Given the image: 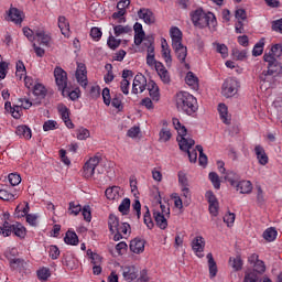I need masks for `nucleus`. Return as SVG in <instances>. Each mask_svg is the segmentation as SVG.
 I'll use <instances>...</instances> for the list:
<instances>
[{"instance_id": "f257e3e1", "label": "nucleus", "mask_w": 282, "mask_h": 282, "mask_svg": "<svg viewBox=\"0 0 282 282\" xmlns=\"http://www.w3.org/2000/svg\"><path fill=\"white\" fill-rule=\"evenodd\" d=\"M174 129L177 131L180 138H177L178 147L181 151H185L188 154L189 162H197V150H191V148L195 147V140L191 138H186V127L182 126L180 119H172Z\"/></svg>"}, {"instance_id": "f03ea898", "label": "nucleus", "mask_w": 282, "mask_h": 282, "mask_svg": "<svg viewBox=\"0 0 282 282\" xmlns=\"http://www.w3.org/2000/svg\"><path fill=\"white\" fill-rule=\"evenodd\" d=\"M264 63H267V70H263L259 78L262 83H273L274 78H279L282 76V62L272 59V57L267 56L263 58Z\"/></svg>"}, {"instance_id": "7ed1b4c3", "label": "nucleus", "mask_w": 282, "mask_h": 282, "mask_svg": "<svg viewBox=\"0 0 282 282\" xmlns=\"http://www.w3.org/2000/svg\"><path fill=\"white\" fill-rule=\"evenodd\" d=\"M176 107L187 116H193L197 111V99L189 93L180 91L176 94Z\"/></svg>"}, {"instance_id": "20e7f679", "label": "nucleus", "mask_w": 282, "mask_h": 282, "mask_svg": "<svg viewBox=\"0 0 282 282\" xmlns=\"http://www.w3.org/2000/svg\"><path fill=\"white\" fill-rule=\"evenodd\" d=\"M192 21L196 28H215L217 25V20L215 14L206 13L202 9H197L192 13Z\"/></svg>"}, {"instance_id": "39448f33", "label": "nucleus", "mask_w": 282, "mask_h": 282, "mask_svg": "<svg viewBox=\"0 0 282 282\" xmlns=\"http://www.w3.org/2000/svg\"><path fill=\"white\" fill-rule=\"evenodd\" d=\"M122 94H117L111 100V91L109 90V88H104L102 90V99L107 107H109V105H112L115 109L122 111Z\"/></svg>"}, {"instance_id": "423d86ee", "label": "nucleus", "mask_w": 282, "mask_h": 282, "mask_svg": "<svg viewBox=\"0 0 282 282\" xmlns=\"http://www.w3.org/2000/svg\"><path fill=\"white\" fill-rule=\"evenodd\" d=\"M100 164V156L95 155L90 158L83 166V177L91 180L96 173V167Z\"/></svg>"}, {"instance_id": "0eeeda50", "label": "nucleus", "mask_w": 282, "mask_h": 282, "mask_svg": "<svg viewBox=\"0 0 282 282\" xmlns=\"http://www.w3.org/2000/svg\"><path fill=\"white\" fill-rule=\"evenodd\" d=\"M237 91H239V80L236 78H227L223 84V96L225 98H232V96H236Z\"/></svg>"}, {"instance_id": "6e6552de", "label": "nucleus", "mask_w": 282, "mask_h": 282, "mask_svg": "<svg viewBox=\"0 0 282 282\" xmlns=\"http://www.w3.org/2000/svg\"><path fill=\"white\" fill-rule=\"evenodd\" d=\"M147 77L144 75L139 74L134 76L132 84V94H142L144 89L148 87Z\"/></svg>"}, {"instance_id": "1a4fd4ad", "label": "nucleus", "mask_w": 282, "mask_h": 282, "mask_svg": "<svg viewBox=\"0 0 282 282\" xmlns=\"http://www.w3.org/2000/svg\"><path fill=\"white\" fill-rule=\"evenodd\" d=\"M248 262L253 265V270L251 272H256V274H263V272H265V262H263V260H259V254H251L248 258Z\"/></svg>"}, {"instance_id": "9d476101", "label": "nucleus", "mask_w": 282, "mask_h": 282, "mask_svg": "<svg viewBox=\"0 0 282 282\" xmlns=\"http://www.w3.org/2000/svg\"><path fill=\"white\" fill-rule=\"evenodd\" d=\"M54 77L58 89L64 90L67 87V73L57 66L54 69Z\"/></svg>"}, {"instance_id": "9b49d317", "label": "nucleus", "mask_w": 282, "mask_h": 282, "mask_svg": "<svg viewBox=\"0 0 282 282\" xmlns=\"http://www.w3.org/2000/svg\"><path fill=\"white\" fill-rule=\"evenodd\" d=\"M19 256V250L17 248H11L6 251V257L10 261V265L13 269L19 268V265H22L23 260L17 258Z\"/></svg>"}, {"instance_id": "f8f14e48", "label": "nucleus", "mask_w": 282, "mask_h": 282, "mask_svg": "<svg viewBox=\"0 0 282 282\" xmlns=\"http://www.w3.org/2000/svg\"><path fill=\"white\" fill-rule=\"evenodd\" d=\"M76 79L84 89L87 87V67L83 63L77 64Z\"/></svg>"}, {"instance_id": "ddd939ff", "label": "nucleus", "mask_w": 282, "mask_h": 282, "mask_svg": "<svg viewBox=\"0 0 282 282\" xmlns=\"http://www.w3.org/2000/svg\"><path fill=\"white\" fill-rule=\"evenodd\" d=\"M139 19H142L147 25H153L155 23V14L151 9L142 8L138 11Z\"/></svg>"}, {"instance_id": "4468645a", "label": "nucleus", "mask_w": 282, "mask_h": 282, "mask_svg": "<svg viewBox=\"0 0 282 282\" xmlns=\"http://www.w3.org/2000/svg\"><path fill=\"white\" fill-rule=\"evenodd\" d=\"M57 109H58V113H59L62 120L65 122L66 127L68 129H74V122H72V119H69V108L63 104H59Z\"/></svg>"}, {"instance_id": "2eb2a0df", "label": "nucleus", "mask_w": 282, "mask_h": 282, "mask_svg": "<svg viewBox=\"0 0 282 282\" xmlns=\"http://www.w3.org/2000/svg\"><path fill=\"white\" fill-rule=\"evenodd\" d=\"M204 248H206L204 237L197 236L192 240V250L197 253V257H204V254H202V252H204Z\"/></svg>"}, {"instance_id": "dca6fc26", "label": "nucleus", "mask_w": 282, "mask_h": 282, "mask_svg": "<svg viewBox=\"0 0 282 282\" xmlns=\"http://www.w3.org/2000/svg\"><path fill=\"white\" fill-rule=\"evenodd\" d=\"M267 56H269L273 61L282 62V44L272 45L270 51L268 53H264L263 58H267Z\"/></svg>"}, {"instance_id": "f3484780", "label": "nucleus", "mask_w": 282, "mask_h": 282, "mask_svg": "<svg viewBox=\"0 0 282 282\" xmlns=\"http://www.w3.org/2000/svg\"><path fill=\"white\" fill-rule=\"evenodd\" d=\"M153 219L161 230H166V228H169V220H166V216L160 213V210H153Z\"/></svg>"}, {"instance_id": "a211bd4d", "label": "nucleus", "mask_w": 282, "mask_h": 282, "mask_svg": "<svg viewBox=\"0 0 282 282\" xmlns=\"http://www.w3.org/2000/svg\"><path fill=\"white\" fill-rule=\"evenodd\" d=\"M172 47H173L180 63H185L186 56L188 54L186 46H184V44L180 43V44H172Z\"/></svg>"}, {"instance_id": "6ab92c4d", "label": "nucleus", "mask_w": 282, "mask_h": 282, "mask_svg": "<svg viewBox=\"0 0 282 282\" xmlns=\"http://www.w3.org/2000/svg\"><path fill=\"white\" fill-rule=\"evenodd\" d=\"M155 72L160 76L162 83H164L165 85H169V83H171V75L169 74V70L166 69L164 64L162 63L156 64Z\"/></svg>"}, {"instance_id": "aec40b11", "label": "nucleus", "mask_w": 282, "mask_h": 282, "mask_svg": "<svg viewBox=\"0 0 282 282\" xmlns=\"http://www.w3.org/2000/svg\"><path fill=\"white\" fill-rule=\"evenodd\" d=\"M161 47L162 57L164 58L166 65H171V63H173V57H171V48L169 47V42H166V39L161 40Z\"/></svg>"}, {"instance_id": "412c9836", "label": "nucleus", "mask_w": 282, "mask_h": 282, "mask_svg": "<svg viewBox=\"0 0 282 282\" xmlns=\"http://www.w3.org/2000/svg\"><path fill=\"white\" fill-rule=\"evenodd\" d=\"M9 19L17 25H21L23 23V12L17 8H11L9 10Z\"/></svg>"}, {"instance_id": "4be33fe9", "label": "nucleus", "mask_w": 282, "mask_h": 282, "mask_svg": "<svg viewBox=\"0 0 282 282\" xmlns=\"http://www.w3.org/2000/svg\"><path fill=\"white\" fill-rule=\"evenodd\" d=\"M122 274L126 281H135L138 279V269L134 265L124 267Z\"/></svg>"}, {"instance_id": "5701e85b", "label": "nucleus", "mask_w": 282, "mask_h": 282, "mask_svg": "<svg viewBox=\"0 0 282 282\" xmlns=\"http://www.w3.org/2000/svg\"><path fill=\"white\" fill-rule=\"evenodd\" d=\"M234 187L242 195L252 193V183L250 181H238L237 185Z\"/></svg>"}, {"instance_id": "b1692460", "label": "nucleus", "mask_w": 282, "mask_h": 282, "mask_svg": "<svg viewBox=\"0 0 282 282\" xmlns=\"http://www.w3.org/2000/svg\"><path fill=\"white\" fill-rule=\"evenodd\" d=\"M148 91L152 100H154L155 102L160 100V87L158 86V84H155V82L150 80L148 83Z\"/></svg>"}, {"instance_id": "393cba45", "label": "nucleus", "mask_w": 282, "mask_h": 282, "mask_svg": "<svg viewBox=\"0 0 282 282\" xmlns=\"http://www.w3.org/2000/svg\"><path fill=\"white\" fill-rule=\"evenodd\" d=\"M185 83L186 85H188V87H191L195 91L199 89V79L197 78V76H195L193 72H188L186 74Z\"/></svg>"}, {"instance_id": "a878e982", "label": "nucleus", "mask_w": 282, "mask_h": 282, "mask_svg": "<svg viewBox=\"0 0 282 282\" xmlns=\"http://www.w3.org/2000/svg\"><path fill=\"white\" fill-rule=\"evenodd\" d=\"M254 153L257 155L259 164H261V166H265V164H268L269 162L268 154H265V150L261 145H257L254 148Z\"/></svg>"}, {"instance_id": "bb28decb", "label": "nucleus", "mask_w": 282, "mask_h": 282, "mask_svg": "<svg viewBox=\"0 0 282 282\" xmlns=\"http://www.w3.org/2000/svg\"><path fill=\"white\" fill-rule=\"evenodd\" d=\"M58 28L63 34V36L69 37L70 31H69V22L67 19L63 15L58 18Z\"/></svg>"}, {"instance_id": "cd10ccee", "label": "nucleus", "mask_w": 282, "mask_h": 282, "mask_svg": "<svg viewBox=\"0 0 282 282\" xmlns=\"http://www.w3.org/2000/svg\"><path fill=\"white\" fill-rule=\"evenodd\" d=\"M218 113L224 124H230V116L228 115V106L225 104L218 105Z\"/></svg>"}, {"instance_id": "c85d7f7f", "label": "nucleus", "mask_w": 282, "mask_h": 282, "mask_svg": "<svg viewBox=\"0 0 282 282\" xmlns=\"http://www.w3.org/2000/svg\"><path fill=\"white\" fill-rule=\"evenodd\" d=\"M33 94L36 96L35 100H40L41 102V100L47 96V89H45V86L42 84H35L33 87Z\"/></svg>"}, {"instance_id": "c756f323", "label": "nucleus", "mask_w": 282, "mask_h": 282, "mask_svg": "<svg viewBox=\"0 0 282 282\" xmlns=\"http://www.w3.org/2000/svg\"><path fill=\"white\" fill-rule=\"evenodd\" d=\"M130 250L134 252V254H140L144 252V241L140 239H134L130 242Z\"/></svg>"}, {"instance_id": "7c9ffc66", "label": "nucleus", "mask_w": 282, "mask_h": 282, "mask_svg": "<svg viewBox=\"0 0 282 282\" xmlns=\"http://www.w3.org/2000/svg\"><path fill=\"white\" fill-rule=\"evenodd\" d=\"M120 226V219L116 217V215L110 214L108 218V227L112 235H116L118 228Z\"/></svg>"}, {"instance_id": "2f4dec72", "label": "nucleus", "mask_w": 282, "mask_h": 282, "mask_svg": "<svg viewBox=\"0 0 282 282\" xmlns=\"http://www.w3.org/2000/svg\"><path fill=\"white\" fill-rule=\"evenodd\" d=\"M17 135L24 138L25 140L32 139V130L28 126H19L15 130Z\"/></svg>"}, {"instance_id": "473e14b6", "label": "nucleus", "mask_w": 282, "mask_h": 282, "mask_svg": "<svg viewBox=\"0 0 282 282\" xmlns=\"http://www.w3.org/2000/svg\"><path fill=\"white\" fill-rule=\"evenodd\" d=\"M105 193H106L107 199H110V200L120 199V187L119 186L108 187Z\"/></svg>"}, {"instance_id": "72a5a7b5", "label": "nucleus", "mask_w": 282, "mask_h": 282, "mask_svg": "<svg viewBox=\"0 0 282 282\" xmlns=\"http://www.w3.org/2000/svg\"><path fill=\"white\" fill-rule=\"evenodd\" d=\"M170 34L172 39V45L182 43V31H180L177 26L172 28Z\"/></svg>"}, {"instance_id": "f704fd0d", "label": "nucleus", "mask_w": 282, "mask_h": 282, "mask_svg": "<svg viewBox=\"0 0 282 282\" xmlns=\"http://www.w3.org/2000/svg\"><path fill=\"white\" fill-rule=\"evenodd\" d=\"M243 282H263V279L254 271H247L245 273Z\"/></svg>"}, {"instance_id": "c9c22d12", "label": "nucleus", "mask_w": 282, "mask_h": 282, "mask_svg": "<svg viewBox=\"0 0 282 282\" xmlns=\"http://www.w3.org/2000/svg\"><path fill=\"white\" fill-rule=\"evenodd\" d=\"M208 268H209V276H217V262H215V258H213V253L207 254Z\"/></svg>"}, {"instance_id": "e433bc0d", "label": "nucleus", "mask_w": 282, "mask_h": 282, "mask_svg": "<svg viewBox=\"0 0 282 282\" xmlns=\"http://www.w3.org/2000/svg\"><path fill=\"white\" fill-rule=\"evenodd\" d=\"M35 39L41 43V45H48L51 37L43 30L35 31Z\"/></svg>"}, {"instance_id": "4c0bfd02", "label": "nucleus", "mask_w": 282, "mask_h": 282, "mask_svg": "<svg viewBox=\"0 0 282 282\" xmlns=\"http://www.w3.org/2000/svg\"><path fill=\"white\" fill-rule=\"evenodd\" d=\"M64 241L68 246H78V235L74 231H67Z\"/></svg>"}, {"instance_id": "58836bf2", "label": "nucleus", "mask_w": 282, "mask_h": 282, "mask_svg": "<svg viewBox=\"0 0 282 282\" xmlns=\"http://www.w3.org/2000/svg\"><path fill=\"white\" fill-rule=\"evenodd\" d=\"M18 104H20L22 109H30V107H39V105H41V99H33L32 101L30 99H19Z\"/></svg>"}, {"instance_id": "ea45409f", "label": "nucleus", "mask_w": 282, "mask_h": 282, "mask_svg": "<svg viewBox=\"0 0 282 282\" xmlns=\"http://www.w3.org/2000/svg\"><path fill=\"white\" fill-rule=\"evenodd\" d=\"M113 32L116 36H122V34H129L131 32V26L129 25H113Z\"/></svg>"}, {"instance_id": "a19ab883", "label": "nucleus", "mask_w": 282, "mask_h": 282, "mask_svg": "<svg viewBox=\"0 0 282 282\" xmlns=\"http://www.w3.org/2000/svg\"><path fill=\"white\" fill-rule=\"evenodd\" d=\"M0 199L3 202H14L17 194L8 192V189H0Z\"/></svg>"}, {"instance_id": "79ce46f5", "label": "nucleus", "mask_w": 282, "mask_h": 282, "mask_svg": "<svg viewBox=\"0 0 282 282\" xmlns=\"http://www.w3.org/2000/svg\"><path fill=\"white\" fill-rule=\"evenodd\" d=\"M225 180L229 182L231 186H236L239 183V174L235 172H227Z\"/></svg>"}, {"instance_id": "37998d69", "label": "nucleus", "mask_w": 282, "mask_h": 282, "mask_svg": "<svg viewBox=\"0 0 282 282\" xmlns=\"http://www.w3.org/2000/svg\"><path fill=\"white\" fill-rule=\"evenodd\" d=\"M229 265H231V268L237 272L243 268V261L241 260V257L230 258Z\"/></svg>"}, {"instance_id": "c03bdc74", "label": "nucleus", "mask_w": 282, "mask_h": 282, "mask_svg": "<svg viewBox=\"0 0 282 282\" xmlns=\"http://www.w3.org/2000/svg\"><path fill=\"white\" fill-rule=\"evenodd\" d=\"M129 208H131V199L124 198L121 204L119 205V213L122 215H128L129 214Z\"/></svg>"}, {"instance_id": "a18cd8bd", "label": "nucleus", "mask_w": 282, "mask_h": 282, "mask_svg": "<svg viewBox=\"0 0 282 282\" xmlns=\"http://www.w3.org/2000/svg\"><path fill=\"white\" fill-rule=\"evenodd\" d=\"M12 228L15 237H20V238L25 237V227H23V225L15 223L12 225Z\"/></svg>"}, {"instance_id": "49530a36", "label": "nucleus", "mask_w": 282, "mask_h": 282, "mask_svg": "<svg viewBox=\"0 0 282 282\" xmlns=\"http://www.w3.org/2000/svg\"><path fill=\"white\" fill-rule=\"evenodd\" d=\"M144 208H145V214L143 216V221L145 226L151 230L155 225L153 224V219L151 218V212L149 210V207L145 206Z\"/></svg>"}, {"instance_id": "de8ad7c7", "label": "nucleus", "mask_w": 282, "mask_h": 282, "mask_svg": "<svg viewBox=\"0 0 282 282\" xmlns=\"http://www.w3.org/2000/svg\"><path fill=\"white\" fill-rule=\"evenodd\" d=\"M276 229L274 228H268L264 232H263V239H265V241H274V239H276Z\"/></svg>"}, {"instance_id": "09e8293b", "label": "nucleus", "mask_w": 282, "mask_h": 282, "mask_svg": "<svg viewBox=\"0 0 282 282\" xmlns=\"http://www.w3.org/2000/svg\"><path fill=\"white\" fill-rule=\"evenodd\" d=\"M196 149L199 153V158H198L199 165L206 166V164H208V156L204 154V148L202 145H197Z\"/></svg>"}, {"instance_id": "8fccbe9b", "label": "nucleus", "mask_w": 282, "mask_h": 282, "mask_svg": "<svg viewBox=\"0 0 282 282\" xmlns=\"http://www.w3.org/2000/svg\"><path fill=\"white\" fill-rule=\"evenodd\" d=\"M15 69H17L15 76L18 78H20V80H21V78H23V76H25V74H26L25 64H23V62L19 61L15 65Z\"/></svg>"}, {"instance_id": "3c124183", "label": "nucleus", "mask_w": 282, "mask_h": 282, "mask_svg": "<svg viewBox=\"0 0 282 282\" xmlns=\"http://www.w3.org/2000/svg\"><path fill=\"white\" fill-rule=\"evenodd\" d=\"M80 210H83V207L80 206V204L75 202L69 203V207H68L69 215H75V216L79 215Z\"/></svg>"}, {"instance_id": "603ef678", "label": "nucleus", "mask_w": 282, "mask_h": 282, "mask_svg": "<svg viewBox=\"0 0 282 282\" xmlns=\"http://www.w3.org/2000/svg\"><path fill=\"white\" fill-rule=\"evenodd\" d=\"M0 232H1V235H3V237H10V235H12V232H13L12 225H10V223H8V221H4V224L0 228Z\"/></svg>"}, {"instance_id": "864d4df0", "label": "nucleus", "mask_w": 282, "mask_h": 282, "mask_svg": "<svg viewBox=\"0 0 282 282\" xmlns=\"http://www.w3.org/2000/svg\"><path fill=\"white\" fill-rule=\"evenodd\" d=\"M209 180L214 186V188H221V181H219V175L215 172L209 173Z\"/></svg>"}, {"instance_id": "5fc2aeb1", "label": "nucleus", "mask_w": 282, "mask_h": 282, "mask_svg": "<svg viewBox=\"0 0 282 282\" xmlns=\"http://www.w3.org/2000/svg\"><path fill=\"white\" fill-rule=\"evenodd\" d=\"M120 43H122L121 40H118L113 35H110L107 45L108 47H110V50H118V47H120Z\"/></svg>"}, {"instance_id": "6e6d98bb", "label": "nucleus", "mask_w": 282, "mask_h": 282, "mask_svg": "<svg viewBox=\"0 0 282 282\" xmlns=\"http://www.w3.org/2000/svg\"><path fill=\"white\" fill-rule=\"evenodd\" d=\"M159 135H160V142H169V140H171L172 138L171 130L166 128L161 129Z\"/></svg>"}, {"instance_id": "4d7b16f0", "label": "nucleus", "mask_w": 282, "mask_h": 282, "mask_svg": "<svg viewBox=\"0 0 282 282\" xmlns=\"http://www.w3.org/2000/svg\"><path fill=\"white\" fill-rule=\"evenodd\" d=\"M48 254L51 259L56 260L58 257H61V250L57 246L51 245L48 246Z\"/></svg>"}, {"instance_id": "13d9d810", "label": "nucleus", "mask_w": 282, "mask_h": 282, "mask_svg": "<svg viewBox=\"0 0 282 282\" xmlns=\"http://www.w3.org/2000/svg\"><path fill=\"white\" fill-rule=\"evenodd\" d=\"M8 180L11 186H19L21 184V175L17 173L9 174Z\"/></svg>"}, {"instance_id": "bf43d9fd", "label": "nucleus", "mask_w": 282, "mask_h": 282, "mask_svg": "<svg viewBox=\"0 0 282 282\" xmlns=\"http://www.w3.org/2000/svg\"><path fill=\"white\" fill-rule=\"evenodd\" d=\"M178 184L181 188H188V178L186 177V174L183 172H178Z\"/></svg>"}, {"instance_id": "052dcab7", "label": "nucleus", "mask_w": 282, "mask_h": 282, "mask_svg": "<svg viewBox=\"0 0 282 282\" xmlns=\"http://www.w3.org/2000/svg\"><path fill=\"white\" fill-rule=\"evenodd\" d=\"M37 278L40 281H47L50 279V269L43 268L37 271Z\"/></svg>"}, {"instance_id": "680f3d73", "label": "nucleus", "mask_w": 282, "mask_h": 282, "mask_svg": "<svg viewBox=\"0 0 282 282\" xmlns=\"http://www.w3.org/2000/svg\"><path fill=\"white\" fill-rule=\"evenodd\" d=\"M116 232L127 235L128 232H131V225H129V223H122L121 225H119L118 230Z\"/></svg>"}, {"instance_id": "e2e57ef3", "label": "nucleus", "mask_w": 282, "mask_h": 282, "mask_svg": "<svg viewBox=\"0 0 282 282\" xmlns=\"http://www.w3.org/2000/svg\"><path fill=\"white\" fill-rule=\"evenodd\" d=\"M90 133L87 130V128H80L77 130V139L78 140H87L89 138Z\"/></svg>"}, {"instance_id": "0e129e2a", "label": "nucleus", "mask_w": 282, "mask_h": 282, "mask_svg": "<svg viewBox=\"0 0 282 282\" xmlns=\"http://www.w3.org/2000/svg\"><path fill=\"white\" fill-rule=\"evenodd\" d=\"M21 111H23V108L20 106V104L13 106L11 110V116L15 118V120H19L21 118Z\"/></svg>"}, {"instance_id": "69168bd1", "label": "nucleus", "mask_w": 282, "mask_h": 282, "mask_svg": "<svg viewBox=\"0 0 282 282\" xmlns=\"http://www.w3.org/2000/svg\"><path fill=\"white\" fill-rule=\"evenodd\" d=\"M131 85V83L129 82V79H122L120 83V89L122 91V94H124V96H129V86Z\"/></svg>"}, {"instance_id": "338daca9", "label": "nucleus", "mask_w": 282, "mask_h": 282, "mask_svg": "<svg viewBox=\"0 0 282 282\" xmlns=\"http://www.w3.org/2000/svg\"><path fill=\"white\" fill-rule=\"evenodd\" d=\"M263 42H259L254 45L253 50H252V55L253 56H261V54H263Z\"/></svg>"}, {"instance_id": "774afa93", "label": "nucleus", "mask_w": 282, "mask_h": 282, "mask_svg": "<svg viewBox=\"0 0 282 282\" xmlns=\"http://www.w3.org/2000/svg\"><path fill=\"white\" fill-rule=\"evenodd\" d=\"M272 31L282 34V19L272 22Z\"/></svg>"}]
</instances>
